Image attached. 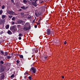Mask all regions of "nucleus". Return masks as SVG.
Here are the masks:
<instances>
[{
	"instance_id": "f257e3e1",
	"label": "nucleus",
	"mask_w": 80,
	"mask_h": 80,
	"mask_svg": "<svg viewBox=\"0 0 80 80\" xmlns=\"http://www.w3.org/2000/svg\"><path fill=\"white\" fill-rule=\"evenodd\" d=\"M23 29L24 31H27L31 28V26L29 25V24L28 22L26 23L24 26Z\"/></svg>"
},
{
	"instance_id": "f03ea898",
	"label": "nucleus",
	"mask_w": 80,
	"mask_h": 80,
	"mask_svg": "<svg viewBox=\"0 0 80 80\" xmlns=\"http://www.w3.org/2000/svg\"><path fill=\"white\" fill-rule=\"evenodd\" d=\"M10 29L11 30L13 31V32L16 31V28H15V26H13L10 27Z\"/></svg>"
},
{
	"instance_id": "7ed1b4c3",
	"label": "nucleus",
	"mask_w": 80,
	"mask_h": 80,
	"mask_svg": "<svg viewBox=\"0 0 80 80\" xmlns=\"http://www.w3.org/2000/svg\"><path fill=\"white\" fill-rule=\"evenodd\" d=\"M31 71L33 73H35L37 71L36 69V68H35L34 67H32L31 68Z\"/></svg>"
},
{
	"instance_id": "20e7f679",
	"label": "nucleus",
	"mask_w": 80,
	"mask_h": 80,
	"mask_svg": "<svg viewBox=\"0 0 80 80\" xmlns=\"http://www.w3.org/2000/svg\"><path fill=\"white\" fill-rule=\"evenodd\" d=\"M38 48L37 49H33L32 50V53H36L38 52Z\"/></svg>"
},
{
	"instance_id": "39448f33",
	"label": "nucleus",
	"mask_w": 80,
	"mask_h": 80,
	"mask_svg": "<svg viewBox=\"0 0 80 80\" xmlns=\"http://www.w3.org/2000/svg\"><path fill=\"white\" fill-rule=\"evenodd\" d=\"M18 22L19 24H22L23 25H24V24H25V23L23 22V21L22 20H18Z\"/></svg>"
},
{
	"instance_id": "423d86ee",
	"label": "nucleus",
	"mask_w": 80,
	"mask_h": 80,
	"mask_svg": "<svg viewBox=\"0 0 80 80\" xmlns=\"http://www.w3.org/2000/svg\"><path fill=\"white\" fill-rule=\"evenodd\" d=\"M48 57L46 55H44L43 56V58L42 59V60L43 61H45L47 59H48Z\"/></svg>"
},
{
	"instance_id": "0eeeda50",
	"label": "nucleus",
	"mask_w": 80,
	"mask_h": 80,
	"mask_svg": "<svg viewBox=\"0 0 80 80\" xmlns=\"http://www.w3.org/2000/svg\"><path fill=\"white\" fill-rule=\"evenodd\" d=\"M8 12L9 14L11 15H14V12L13 11H8Z\"/></svg>"
},
{
	"instance_id": "6e6552de",
	"label": "nucleus",
	"mask_w": 80,
	"mask_h": 80,
	"mask_svg": "<svg viewBox=\"0 0 80 80\" xmlns=\"http://www.w3.org/2000/svg\"><path fill=\"white\" fill-rule=\"evenodd\" d=\"M1 75H2L1 76L0 78L2 79H3L4 78V73H2Z\"/></svg>"
},
{
	"instance_id": "1a4fd4ad",
	"label": "nucleus",
	"mask_w": 80,
	"mask_h": 80,
	"mask_svg": "<svg viewBox=\"0 0 80 80\" xmlns=\"http://www.w3.org/2000/svg\"><path fill=\"white\" fill-rule=\"evenodd\" d=\"M51 31L49 29H48L47 30V34L48 35H49L51 33Z\"/></svg>"
},
{
	"instance_id": "9d476101",
	"label": "nucleus",
	"mask_w": 80,
	"mask_h": 80,
	"mask_svg": "<svg viewBox=\"0 0 80 80\" xmlns=\"http://www.w3.org/2000/svg\"><path fill=\"white\" fill-rule=\"evenodd\" d=\"M4 71V68H3V67H1V68L0 70V72H2Z\"/></svg>"
},
{
	"instance_id": "9b49d317",
	"label": "nucleus",
	"mask_w": 80,
	"mask_h": 80,
	"mask_svg": "<svg viewBox=\"0 0 80 80\" xmlns=\"http://www.w3.org/2000/svg\"><path fill=\"white\" fill-rule=\"evenodd\" d=\"M8 33L9 35H11L12 34V32L10 30L8 31Z\"/></svg>"
},
{
	"instance_id": "f8f14e48",
	"label": "nucleus",
	"mask_w": 80,
	"mask_h": 80,
	"mask_svg": "<svg viewBox=\"0 0 80 80\" xmlns=\"http://www.w3.org/2000/svg\"><path fill=\"white\" fill-rule=\"evenodd\" d=\"M8 52H5L4 55V56H6L8 55Z\"/></svg>"
},
{
	"instance_id": "ddd939ff",
	"label": "nucleus",
	"mask_w": 80,
	"mask_h": 80,
	"mask_svg": "<svg viewBox=\"0 0 80 80\" xmlns=\"http://www.w3.org/2000/svg\"><path fill=\"white\" fill-rule=\"evenodd\" d=\"M18 36L19 37H22V36H23V34H22V33H20L18 35Z\"/></svg>"
},
{
	"instance_id": "4468645a",
	"label": "nucleus",
	"mask_w": 80,
	"mask_h": 80,
	"mask_svg": "<svg viewBox=\"0 0 80 80\" xmlns=\"http://www.w3.org/2000/svg\"><path fill=\"white\" fill-rule=\"evenodd\" d=\"M9 26L8 25H6V28L7 29H8L9 28Z\"/></svg>"
},
{
	"instance_id": "2eb2a0df",
	"label": "nucleus",
	"mask_w": 80,
	"mask_h": 80,
	"mask_svg": "<svg viewBox=\"0 0 80 80\" xmlns=\"http://www.w3.org/2000/svg\"><path fill=\"white\" fill-rule=\"evenodd\" d=\"M1 53L2 54V55H4V52L3 51H2L1 50L0 51Z\"/></svg>"
},
{
	"instance_id": "dca6fc26",
	"label": "nucleus",
	"mask_w": 80,
	"mask_h": 80,
	"mask_svg": "<svg viewBox=\"0 0 80 80\" xmlns=\"http://www.w3.org/2000/svg\"><path fill=\"white\" fill-rule=\"evenodd\" d=\"M35 2H32V4L33 6H35Z\"/></svg>"
},
{
	"instance_id": "f3484780",
	"label": "nucleus",
	"mask_w": 80,
	"mask_h": 80,
	"mask_svg": "<svg viewBox=\"0 0 80 80\" xmlns=\"http://www.w3.org/2000/svg\"><path fill=\"white\" fill-rule=\"evenodd\" d=\"M21 8L22 9H23L25 10V7L24 6L21 7Z\"/></svg>"
},
{
	"instance_id": "a211bd4d",
	"label": "nucleus",
	"mask_w": 80,
	"mask_h": 80,
	"mask_svg": "<svg viewBox=\"0 0 80 80\" xmlns=\"http://www.w3.org/2000/svg\"><path fill=\"white\" fill-rule=\"evenodd\" d=\"M19 57L20 58H23V55H20Z\"/></svg>"
},
{
	"instance_id": "6ab92c4d",
	"label": "nucleus",
	"mask_w": 80,
	"mask_h": 80,
	"mask_svg": "<svg viewBox=\"0 0 80 80\" xmlns=\"http://www.w3.org/2000/svg\"><path fill=\"white\" fill-rule=\"evenodd\" d=\"M7 59H9L11 58V56H7Z\"/></svg>"
},
{
	"instance_id": "aec40b11",
	"label": "nucleus",
	"mask_w": 80,
	"mask_h": 80,
	"mask_svg": "<svg viewBox=\"0 0 80 80\" xmlns=\"http://www.w3.org/2000/svg\"><path fill=\"white\" fill-rule=\"evenodd\" d=\"M5 8V6L4 5H3L2 7V8L3 9H4Z\"/></svg>"
},
{
	"instance_id": "412c9836",
	"label": "nucleus",
	"mask_w": 80,
	"mask_h": 80,
	"mask_svg": "<svg viewBox=\"0 0 80 80\" xmlns=\"http://www.w3.org/2000/svg\"><path fill=\"white\" fill-rule=\"evenodd\" d=\"M5 17H6L5 15H2V18L4 19L5 18Z\"/></svg>"
},
{
	"instance_id": "4be33fe9",
	"label": "nucleus",
	"mask_w": 80,
	"mask_h": 80,
	"mask_svg": "<svg viewBox=\"0 0 80 80\" xmlns=\"http://www.w3.org/2000/svg\"><path fill=\"white\" fill-rule=\"evenodd\" d=\"M23 2L25 3H27V0H23Z\"/></svg>"
},
{
	"instance_id": "5701e85b",
	"label": "nucleus",
	"mask_w": 80,
	"mask_h": 80,
	"mask_svg": "<svg viewBox=\"0 0 80 80\" xmlns=\"http://www.w3.org/2000/svg\"><path fill=\"white\" fill-rule=\"evenodd\" d=\"M24 75H26V76H28V72H25V73H24Z\"/></svg>"
},
{
	"instance_id": "b1692460",
	"label": "nucleus",
	"mask_w": 80,
	"mask_h": 80,
	"mask_svg": "<svg viewBox=\"0 0 80 80\" xmlns=\"http://www.w3.org/2000/svg\"><path fill=\"white\" fill-rule=\"evenodd\" d=\"M0 63L1 64H3L4 63V62L2 61H0Z\"/></svg>"
},
{
	"instance_id": "393cba45",
	"label": "nucleus",
	"mask_w": 80,
	"mask_h": 80,
	"mask_svg": "<svg viewBox=\"0 0 80 80\" xmlns=\"http://www.w3.org/2000/svg\"><path fill=\"white\" fill-rule=\"evenodd\" d=\"M3 11L2 10H0V14H2L3 13Z\"/></svg>"
},
{
	"instance_id": "a878e982",
	"label": "nucleus",
	"mask_w": 80,
	"mask_h": 80,
	"mask_svg": "<svg viewBox=\"0 0 80 80\" xmlns=\"http://www.w3.org/2000/svg\"><path fill=\"white\" fill-rule=\"evenodd\" d=\"M28 79H30V80H32V77L31 76H29V77H28Z\"/></svg>"
},
{
	"instance_id": "bb28decb",
	"label": "nucleus",
	"mask_w": 80,
	"mask_h": 80,
	"mask_svg": "<svg viewBox=\"0 0 80 80\" xmlns=\"http://www.w3.org/2000/svg\"><path fill=\"white\" fill-rule=\"evenodd\" d=\"M42 20V17H40L39 18V20L40 21L41 20Z\"/></svg>"
},
{
	"instance_id": "cd10ccee",
	"label": "nucleus",
	"mask_w": 80,
	"mask_h": 80,
	"mask_svg": "<svg viewBox=\"0 0 80 80\" xmlns=\"http://www.w3.org/2000/svg\"><path fill=\"white\" fill-rule=\"evenodd\" d=\"M16 62L17 63V64H18L20 63V61L18 60L16 61Z\"/></svg>"
},
{
	"instance_id": "c85d7f7f",
	"label": "nucleus",
	"mask_w": 80,
	"mask_h": 80,
	"mask_svg": "<svg viewBox=\"0 0 80 80\" xmlns=\"http://www.w3.org/2000/svg\"><path fill=\"white\" fill-rule=\"evenodd\" d=\"M14 76V74H12L11 76V78H13Z\"/></svg>"
},
{
	"instance_id": "c756f323",
	"label": "nucleus",
	"mask_w": 80,
	"mask_h": 80,
	"mask_svg": "<svg viewBox=\"0 0 80 80\" xmlns=\"http://www.w3.org/2000/svg\"><path fill=\"white\" fill-rule=\"evenodd\" d=\"M12 17H13V16L12 15H9V17L10 18H12Z\"/></svg>"
},
{
	"instance_id": "7c9ffc66",
	"label": "nucleus",
	"mask_w": 80,
	"mask_h": 80,
	"mask_svg": "<svg viewBox=\"0 0 80 80\" xmlns=\"http://www.w3.org/2000/svg\"><path fill=\"white\" fill-rule=\"evenodd\" d=\"M18 39L19 40H21L22 39V37H19Z\"/></svg>"
},
{
	"instance_id": "2f4dec72",
	"label": "nucleus",
	"mask_w": 80,
	"mask_h": 80,
	"mask_svg": "<svg viewBox=\"0 0 80 80\" xmlns=\"http://www.w3.org/2000/svg\"><path fill=\"white\" fill-rule=\"evenodd\" d=\"M12 21H14L15 20V17H13L12 18Z\"/></svg>"
},
{
	"instance_id": "473e14b6",
	"label": "nucleus",
	"mask_w": 80,
	"mask_h": 80,
	"mask_svg": "<svg viewBox=\"0 0 80 80\" xmlns=\"http://www.w3.org/2000/svg\"><path fill=\"white\" fill-rule=\"evenodd\" d=\"M28 19H29L30 18H31V16L28 17Z\"/></svg>"
},
{
	"instance_id": "72a5a7b5",
	"label": "nucleus",
	"mask_w": 80,
	"mask_h": 80,
	"mask_svg": "<svg viewBox=\"0 0 80 80\" xmlns=\"http://www.w3.org/2000/svg\"><path fill=\"white\" fill-rule=\"evenodd\" d=\"M3 32L2 31V32H0V35H2V34H3Z\"/></svg>"
},
{
	"instance_id": "f704fd0d",
	"label": "nucleus",
	"mask_w": 80,
	"mask_h": 80,
	"mask_svg": "<svg viewBox=\"0 0 80 80\" xmlns=\"http://www.w3.org/2000/svg\"><path fill=\"white\" fill-rule=\"evenodd\" d=\"M35 15L37 17L38 16L37 13L36 12H35Z\"/></svg>"
},
{
	"instance_id": "c9c22d12",
	"label": "nucleus",
	"mask_w": 80,
	"mask_h": 80,
	"mask_svg": "<svg viewBox=\"0 0 80 80\" xmlns=\"http://www.w3.org/2000/svg\"><path fill=\"white\" fill-rule=\"evenodd\" d=\"M12 25H14L15 24L14 22H12Z\"/></svg>"
},
{
	"instance_id": "e433bc0d",
	"label": "nucleus",
	"mask_w": 80,
	"mask_h": 80,
	"mask_svg": "<svg viewBox=\"0 0 80 80\" xmlns=\"http://www.w3.org/2000/svg\"><path fill=\"white\" fill-rule=\"evenodd\" d=\"M11 2H12V3H14V0H11Z\"/></svg>"
},
{
	"instance_id": "4c0bfd02",
	"label": "nucleus",
	"mask_w": 80,
	"mask_h": 80,
	"mask_svg": "<svg viewBox=\"0 0 80 80\" xmlns=\"http://www.w3.org/2000/svg\"><path fill=\"white\" fill-rule=\"evenodd\" d=\"M64 44H66V43H67V42L66 41H65V42H64Z\"/></svg>"
},
{
	"instance_id": "58836bf2",
	"label": "nucleus",
	"mask_w": 80,
	"mask_h": 80,
	"mask_svg": "<svg viewBox=\"0 0 80 80\" xmlns=\"http://www.w3.org/2000/svg\"><path fill=\"white\" fill-rule=\"evenodd\" d=\"M37 1H38V0H35V3L36 4L37 3L36 2H37Z\"/></svg>"
},
{
	"instance_id": "ea45409f",
	"label": "nucleus",
	"mask_w": 80,
	"mask_h": 80,
	"mask_svg": "<svg viewBox=\"0 0 80 80\" xmlns=\"http://www.w3.org/2000/svg\"><path fill=\"white\" fill-rule=\"evenodd\" d=\"M35 28H37V25H35Z\"/></svg>"
},
{
	"instance_id": "a19ab883",
	"label": "nucleus",
	"mask_w": 80,
	"mask_h": 80,
	"mask_svg": "<svg viewBox=\"0 0 80 80\" xmlns=\"http://www.w3.org/2000/svg\"><path fill=\"white\" fill-rule=\"evenodd\" d=\"M27 8H28V7H26V8L25 7V9H27Z\"/></svg>"
},
{
	"instance_id": "79ce46f5",
	"label": "nucleus",
	"mask_w": 80,
	"mask_h": 80,
	"mask_svg": "<svg viewBox=\"0 0 80 80\" xmlns=\"http://www.w3.org/2000/svg\"><path fill=\"white\" fill-rule=\"evenodd\" d=\"M21 26L20 25H18V27H20Z\"/></svg>"
},
{
	"instance_id": "37998d69",
	"label": "nucleus",
	"mask_w": 80,
	"mask_h": 80,
	"mask_svg": "<svg viewBox=\"0 0 80 80\" xmlns=\"http://www.w3.org/2000/svg\"><path fill=\"white\" fill-rule=\"evenodd\" d=\"M62 78H64V76H62Z\"/></svg>"
},
{
	"instance_id": "c03bdc74",
	"label": "nucleus",
	"mask_w": 80,
	"mask_h": 80,
	"mask_svg": "<svg viewBox=\"0 0 80 80\" xmlns=\"http://www.w3.org/2000/svg\"><path fill=\"white\" fill-rule=\"evenodd\" d=\"M43 2V1H42L41 2V3H42Z\"/></svg>"
},
{
	"instance_id": "a18cd8bd",
	"label": "nucleus",
	"mask_w": 80,
	"mask_h": 80,
	"mask_svg": "<svg viewBox=\"0 0 80 80\" xmlns=\"http://www.w3.org/2000/svg\"><path fill=\"white\" fill-rule=\"evenodd\" d=\"M24 78H25V79H26V76H24Z\"/></svg>"
},
{
	"instance_id": "49530a36",
	"label": "nucleus",
	"mask_w": 80,
	"mask_h": 80,
	"mask_svg": "<svg viewBox=\"0 0 80 80\" xmlns=\"http://www.w3.org/2000/svg\"><path fill=\"white\" fill-rule=\"evenodd\" d=\"M25 53H28V52H26V51L25 52Z\"/></svg>"
},
{
	"instance_id": "de8ad7c7",
	"label": "nucleus",
	"mask_w": 80,
	"mask_h": 80,
	"mask_svg": "<svg viewBox=\"0 0 80 80\" xmlns=\"http://www.w3.org/2000/svg\"><path fill=\"white\" fill-rule=\"evenodd\" d=\"M20 11H22V9H20Z\"/></svg>"
},
{
	"instance_id": "09e8293b",
	"label": "nucleus",
	"mask_w": 80,
	"mask_h": 80,
	"mask_svg": "<svg viewBox=\"0 0 80 80\" xmlns=\"http://www.w3.org/2000/svg\"><path fill=\"white\" fill-rule=\"evenodd\" d=\"M39 21H40V20H39H39H38V22H39Z\"/></svg>"
},
{
	"instance_id": "8fccbe9b",
	"label": "nucleus",
	"mask_w": 80,
	"mask_h": 80,
	"mask_svg": "<svg viewBox=\"0 0 80 80\" xmlns=\"http://www.w3.org/2000/svg\"><path fill=\"white\" fill-rule=\"evenodd\" d=\"M34 21H35V20H33V22H34Z\"/></svg>"
},
{
	"instance_id": "3c124183",
	"label": "nucleus",
	"mask_w": 80,
	"mask_h": 80,
	"mask_svg": "<svg viewBox=\"0 0 80 80\" xmlns=\"http://www.w3.org/2000/svg\"><path fill=\"white\" fill-rule=\"evenodd\" d=\"M2 24V23L0 22V25H1Z\"/></svg>"
},
{
	"instance_id": "603ef678",
	"label": "nucleus",
	"mask_w": 80,
	"mask_h": 80,
	"mask_svg": "<svg viewBox=\"0 0 80 80\" xmlns=\"http://www.w3.org/2000/svg\"><path fill=\"white\" fill-rule=\"evenodd\" d=\"M38 24H39V23H38L37 25H38Z\"/></svg>"
},
{
	"instance_id": "864d4df0",
	"label": "nucleus",
	"mask_w": 80,
	"mask_h": 80,
	"mask_svg": "<svg viewBox=\"0 0 80 80\" xmlns=\"http://www.w3.org/2000/svg\"><path fill=\"white\" fill-rule=\"evenodd\" d=\"M1 1H3V0H0Z\"/></svg>"
},
{
	"instance_id": "5fc2aeb1",
	"label": "nucleus",
	"mask_w": 80,
	"mask_h": 80,
	"mask_svg": "<svg viewBox=\"0 0 80 80\" xmlns=\"http://www.w3.org/2000/svg\"><path fill=\"white\" fill-rule=\"evenodd\" d=\"M40 23H39V25H40Z\"/></svg>"
},
{
	"instance_id": "6e6d98bb",
	"label": "nucleus",
	"mask_w": 80,
	"mask_h": 80,
	"mask_svg": "<svg viewBox=\"0 0 80 80\" xmlns=\"http://www.w3.org/2000/svg\"><path fill=\"white\" fill-rule=\"evenodd\" d=\"M35 0H33V1H35Z\"/></svg>"
},
{
	"instance_id": "4d7b16f0",
	"label": "nucleus",
	"mask_w": 80,
	"mask_h": 80,
	"mask_svg": "<svg viewBox=\"0 0 80 80\" xmlns=\"http://www.w3.org/2000/svg\"><path fill=\"white\" fill-rule=\"evenodd\" d=\"M30 1H32V0H29Z\"/></svg>"
},
{
	"instance_id": "13d9d810",
	"label": "nucleus",
	"mask_w": 80,
	"mask_h": 80,
	"mask_svg": "<svg viewBox=\"0 0 80 80\" xmlns=\"http://www.w3.org/2000/svg\"><path fill=\"white\" fill-rule=\"evenodd\" d=\"M27 80H28V78H27Z\"/></svg>"
},
{
	"instance_id": "bf43d9fd",
	"label": "nucleus",
	"mask_w": 80,
	"mask_h": 80,
	"mask_svg": "<svg viewBox=\"0 0 80 80\" xmlns=\"http://www.w3.org/2000/svg\"><path fill=\"white\" fill-rule=\"evenodd\" d=\"M23 80V79H22V80Z\"/></svg>"
},
{
	"instance_id": "052dcab7",
	"label": "nucleus",
	"mask_w": 80,
	"mask_h": 80,
	"mask_svg": "<svg viewBox=\"0 0 80 80\" xmlns=\"http://www.w3.org/2000/svg\"><path fill=\"white\" fill-rule=\"evenodd\" d=\"M1 4V2H0V4Z\"/></svg>"
},
{
	"instance_id": "680f3d73",
	"label": "nucleus",
	"mask_w": 80,
	"mask_h": 80,
	"mask_svg": "<svg viewBox=\"0 0 80 80\" xmlns=\"http://www.w3.org/2000/svg\"><path fill=\"white\" fill-rule=\"evenodd\" d=\"M1 22V20H0V22Z\"/></svg>"
}]
</instances>
